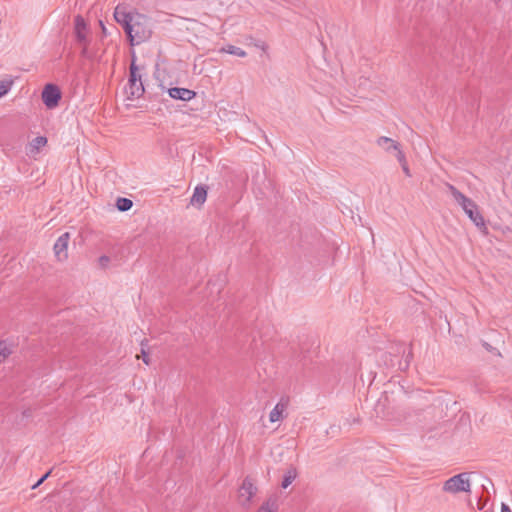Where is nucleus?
<instances>
[{
  "label": "nucleus",
  "instance_id": "f3484780",
  "mask_svg": "<svg viewBox=\"0 0 512 512\" xmlns=\"http://www.w3.org/2000/svg\"><path fill=\"white\" fill-rule=\"evenodd\" d=\"M221 52H226L231 55L238 56V57H245L247 55L243 49H241L240 47L234 46V45H228L227 47L222 48Z\"/></svg>",
  "mask_w": 512,
  "mask_h": 512
},
{
  "label": "nucleus",
  "instance_id": "39448f33",
  "mask_svg": "<svg viewBox=\"0 0 512 512\" xmlns=\"http://www.w3.org/2000/svg\"><path fill=\"white\" fill-rule=\"evenodd\" d=\"M257 487L250 477H246L238 490V500L241 506L249 507L252 498L257 493Z\"/></svg>",
  "mask_w": 512,
  "mask_h": 512
},
{
  "label": "nucleus",
  "instance_id": "bb28decb",
  "mask_svg": "<svg viewBox=\"0 0 512 512\" xmlns=\"http://www.w3.org/2000/svg\"><path fill=\"white\" fill-rule=\"evenodd\" d=\"M411 356H412V353H411V351H409L408 356H407V360H406V367H407V366H408V364H409V358H410Z\"/></svg>",
  "mask_w": 512,
  "mask_h": 512
},
{
  "label": "nucleus",
  "instance_id": "6e6552de",
  "mask_svg": "<svg viewBox=\"0 0 512 512\" xmlns=\"http://www.w3.org/2000/svg\"><path fill=\"white\" fill-rule=\"evenodd\" d=\"M70 240V233H63L55 242L53 251L58 261L63 262L68 259V243Z\"/></svg>",
  "mask_w": 512,
  "mask_h": 512
},
{
  "label": "nucleus",
  "instance_id": "6ab92c4d",
  "mask_svg": "<svg viewBox=\"0 0 512 512\" xmlns=\"http://www.w3.org/2000/svg\"><path fill=\"white\" fill-rule=\"evenodd\" d=\"M132 205H133V202L128 198L120 197L117 199V202H116L117 208L123 212L131 209Z\"/></svg>",
  "mask_w": 512,
  "mask_h": 512
},
{
  "label": "nucleus",
  "instance_id": "4be33fe9",
  "mask_svg": "<svg viewBox=\"0 0 512 512\" xmlns=\"http://www.w3.org/2000/svg\"><path fill=\"white\" fill-rule=\"evenodd\" d=\"M52 470H49L44 476H42L33 486L32 489H36L40 486L51 474Z\"/></svg>",
  "mask_w": 512,
  "mask_h": 512
},
{
  "label": "nucleus",
  "instance_id": "5701e85b",
  "mask_svg": "<svg viewBox=\"0 0 512 512\" xmlns=\"http://www.w3.org/2000/svg\"><path fill=\"white\" fill-rule=\"evenodd\" d=\"M110 262V258L108 256H101L99 258V265L102 267V268H105Z\"/></svg>",
  "mask_w": 512,
  "mask_h": 512
},
{
  "label": "nucleus",
  "instance_id": "1a4fd4ad",
  "mask_svg": "<svg viewBox=\"0 0 512 512\" xmlns=\"http://www.w3.org/2000/svg\"><path fill=\"white\" fill-rule=\"evenodd\" d=\"M376 144L378 147H380L381 149H383L386 152L394 151L395 156L398 154V152H403L400 148V144L397 141H395L389 137H385V136L379 137L376 140Z\"/></svg>",
  "mask_w": 512,
  "mask_h": 512
},
{
  "label": "nucleus",
  "instance_id": "ddd939ff",
  "mask_svg": "<svg viewBox=\"0 0 512 512\" xmlns=\"http://www.w3.org/2000/svg\"><path fill=\"white\" fill-rule=\"evenodd\" d=\"M288 399L282 398L276 406L272 409L269 415V419L271 422L279 421L282 418L283 412L286 410L288 406Z\"/></svg>",
  "mask_w": 512,
  "mask_h": 512
},
{
  "label": "nucleus",
  "instance_id": "20e7f679",
  "mask_svg": "<svg viewBox=\"0 0 512 512\" xmlns=\"http://www.w3.org/2000/svg\"><path fill=\"white\" fill-rule=\"evenodd\" d=\"M468 473H460L445 481L443 490L449 493L470 492Z\"/></svg>",
  "mask_w": 512,
  "mask_h": 512
},
{
  "label": "nucleus",
  "instance_id": "423d86ee",
  "mask_svg": "<svg viewBox=\"0 0 512 512\" xmlns=\"http://www.w3.org/2000/svg\"><path fill=\"white\" fill-rule=\"evenodd\" d=\"M445 186L454 200L462 207L465 213H467L469 210H475L477 208L476 203L461 193L454 185L446 183Z\"/></svg>",
  "mask_w": 512,
  "mask_h": 512
},
{
  "label": "nucleus",
  "instance_id": "2eb2a0df",
  "mask_svg": "<svg viewBox=\"0 0 512 512\" xmlns=\"http://www.w3.org/2000/svg\"><path fill=\"white\" fill-rule=\"evenodd\" d=\"M278 509L277 499L269 497L258 509L257 512H276Z\"/></svg>",
  "mask_w": 512,
  "mask_h": 512
},
{
  "label": "nucleus",
  "instance_id": "9b49d317",
  "mask_svg": "<svg viewBox=\"0 0 512 512\" xmlns=\"http://www.w3.org/2000/svg\"><path fill=\"white\" fill-rule=\"evenodd\" d=\"M466 215L475 224V226L484 234L488 233V229L482 214L478 211V207L475 210L467 211Z\"/></svg>",
  "mask_w": 512,
  "mask_h": 512
},
{
  "label": "nucleus",
  "instance_id": "b1692460",
  "mask_svg": "<svg viewBox=\"0 0 512 512\" xmlns=\"http://www.w3.org/2000/svg\"><path fill=\"white\" fill-rule=\"evenodd\" d=\"M141 345H142L141 353H142L143 361H144L145 364L148 365L149 364V357H148V355H147V353H146V351L144 349V342H142Z\"/></svg>",
  "mask_w": 512,
  "mask_h": 512
},
{
  "label": "nucleus",
  "instance_id": "7ed1b4c3",
  "mask_svg": "<svg viewBox=\"0 0 512 512\" xmlns=\"http://www.w3.org/2000/svg\"><path fill=\"white\" fill-rule=\"evenodd\" d=\"M74 34L77 43L82 47L81 55L86 58L90 57L88 51L90 43L89 28L84 18L80 15H77L74 19Z\"/></svg>",
  "mask_w": 512,
  "mask_h": 512
},
{
  "label": "nucleus",
  "instance_id": "9d476101",
  "mask_svg": "<svg viewBox=\"0 0 512 512\" xmlns=\"http://www.w3.org/2000/svg\"><path fill=\"white\" fill-rule=\"evenodd\" d=\"M168 93H169L170 97H172L174 99L183 100V101H189V100L193 99L196 95V93L192 90H189L186 88H179V87L170 88Z\"/></svg>",
  "mask_w": 512,
  "mask_h": 512
},
{
  "label": "nucleus",
  "instance_id": "aec40b11",
  "mask_svg": "<svg viewBox=\"0 0 512 512\" xmlns=\"http://www.w3.org/2000/svg\"><path fill=\"white\" fill-rule=\"evenodd\" d=\"M10 351L7 350L5 343H0V363L6 359Z\"/></svg>",
  "mask_w": 512,
  "mask_h": 512
},
{
  "label": "nucleus",
  "instance_id": "4468645a",
  "mask_svg": "<svg viewBox=\"0 0 512 512\" xmlns=\"http://www.w3.org/2000/svg\"><path fill=\"white\" fill-rule=\"evenodd\" d=\"M47 138L44 136H38L34 138L28 146L27 154L28 155H36L39 153L40 149L46 146Z\"/></svg>",
  "mask_w": 512,
  "mask_h": 512
},
{
  "label": "nucleus",
  "instance_id": "f03ea898",
  "mask_svg": "<svg viewBox=\"0 0 512 512\" xmlns=\"http://www.w3.org/2000/svg\"><path fill=\"white\" fill-rule=\"evenodd\" d=\"M144 91L140 68L136 65L135 60L133 59L129 67V79L128 84L125 87V94L128 99H138L143 95Z\"/></svg>",
  "mask_w": 512,
  "mask_h": 512
},
{
  "label": "nucleus",
  "instance_id": "412c9836",
  "mask_svg": "<svg viewBox=\"0 0 512 512\" xmlns=\"http://www.w3.org/2000/svg\"><path fill=\"white\" fill-rule=\"evenodd\" d=\"M11 86L10 82H0V98L7 94Z\"/></svg>",
  "mask_w": 512,
  "mask_h": 512
},
{
  "label": "nucleus",
  "instance_id": "f257e3e1",
  "mask_svg": "<svg viewBox=\"0 0 512 512\" xmlns=\"http://www.w3.org/2000/svg\"><path fill=\"white\" fill-rule=\"evenodd\" d=\"M114 19L123 27L132 46L140 45L152 36L150 18L136 10H129L125 4L116 6Z\"/></svg>",
  "mask_w": 512,
  "mask_h": 512
},
{
  "label": "nucleus",
  "instance_id": "a211bd4d",
  "mask_svg": "<svg viewBox=\"0 0 512 512\" xmlns=\"http://www.w3.org/2000/svg\"><path fill=\"white\" fill-rule=\"evenodd\" d=\"M396 158H397L398 162L400 163L404 174L407 177H411V172H410V169L408 167L405 154L403 152H398V154L396 155Z\"/></svg>",
  "mask_w": 512,
  "mask_h": 512
},
{
  "label": "nucleus",
  "instance_id": "f8f14e48",
  "mask_svg": "<svg viewBox=\"0 0 512 512\" xmlns=\"http://www.w3.org/2000/svg\"><path fill=\"white\" fill-rule=\"evenodd\" d=\"M207 198V187L204 185L197 186L194 189L193 195L190 199V204L193 206L201 207Z\"/></svg>",
  "mask_w": 512,
  "mask_h": 512
},
{
  "label": "nucleus",
  "instance_id": "cd10ccee",
  "mask_svg": "<svg viewBox=\"0 0 512 512\" xmlns=\"http://www.w3.org/2000/svg\"><path fill=\"white\" fill-rule=\"evenodd\" d=\"M100 25L102 26L103 32H105V26L103 25L102 21H100Z\"/></svg>",
  "mask_w": 512,
  "mask_h": 512
},
{
  "label": "nucleus",
  "instance_id": "dca6fc26",
  "mask_svg": "<svg viewBox=\"0 0 512 512\" xmlns=\"http://www.w3.org/2000/svg\"><path fill=\"white\" fill-rule=\"evenodd\" d=\"M297 477V471L295 468H289L283 478L282 487L286 489Z\"/></svg>",
  "mask_w": 512,
  "mask_h": 512
},
{
  "label": "nucleus",
  "instance_id": "0eeeda50",
  "mask_svg": "<svg viewBox=\"0 0 512 512\" xmlns=\"http://www.w3.org/2000/svg\"><path fill=\"white\" fill-rule=\"evenodd\" d=\"M61 98L60 90L53 84H47L42 92V101L48 108H54L58 105Z\"/></svg>",
  "mask_w": 512,
  "mask_h": 512
},
{
  "label": "nucleus",
  "instance_id": "a878e982",
  "mask_svg": "<svg viewBox=\"0 0 512 512\" xmlns=\"http://www.w3.org/2000/svg\"><path fill=\"white\" fill-rule=\"evenodd\" d=\"M501 512H511V509H510V507L507 504L502 503V505H501Z\"/></svg>",
  "mask_w": 512,
  "mask_h": 512
},
{
  "label": "nucleus",
  "instance_id": "393cba45",
  "mask_svg": "<svg viewBox=\"0 0 512 512\" xmlns=\"http://www.w3.org/2000/svg\"><path fill=\"white\" fill-rule=\"evenodd\" d=\"M22 415H23V417H26V418L30 417L32 415V410L30 408H27V409L23 410Z\"/></svg>",
  "mask_w": 512,
  "mask_h": 512
}]
</instances>
